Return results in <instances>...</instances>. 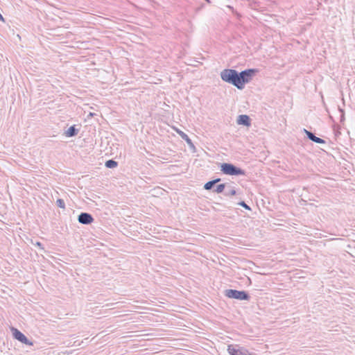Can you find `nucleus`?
Wrapping results in <instances>:
<instances>
[{
	"mask_svg": "<svg viewBox=\"0 0 355 355\" xmlns=\"http://www.w3.org/2000/svg\"><path fill=\"white\" fill-rule=\"evenodd\" d=\"M258 72L257 69H247L241 72L233 69H225L220 71V76L224 82L243 89Z\"/></svg>",
	"mask_w": 355,
	"mask_h": 355,
	"instance_id": "nucleus-1",
	"label": "nucleus"
},
{
	"mask_svg": "<svg viewBox=\"0 0 355 355\" xmlns=\"http://www.w3.org/2000/svg\"><path fill=\"white\" fill-rule=\"evenodd\" d=\"M220 171L228 175H245V171L232 163H223L220 164Z\"/></svg>",
	"mask_w": 355,
	"mask_h": 355,
	"instance_id": "nucleus-2",
	"label": "nucleus"
},
{
	"mask_svg": "<svg viewBox=\"0 0 355 355\" xmlns=\"http://www.w3.org/2000/svg\"><path fill=\"white\" fill-rule=\"evenodd\" d=\"M225 295L230 299H235L238 300L249 301L250 295L245 291H238L236 289H226L224 291Z\"/></svg>",
	"mask_w": 355,
	"mask_h": 355,
	"instance_id": "nucleus-3",
	"label": "nucleus"
},
{
	"mask_svg": "<svg viewBox=\"0 0 355 355\" xmlns=\"http://www.w3.org/2000/svg\"><path fill=\"white\" fill-rule=\"evenodd\" d=\"M11 330L15 339L26 345L32 346L33 345V343L17 329L12 327Z\"/></svg>",
	"mask_w": 355,
	"mask_h": 355,
	"instance_id": "nucleus-4",
	"label": "nucleus"
},
{
	"mask_svg": "<svg viewBox=\"0 0 355 355\" xmlns=\"http://www.w3.org/2000/svg\"><path fill=\"white\" fill-rule=\"evenodd\" d=\"M94 218L92 215L87 212H81L78 216V221L83 225H89L93 223Z\"/></svg>",
	"mask_w": 355,
	"mask_h": 355,
	"instance_id": "nucleus-5",
	"label": "nucleus"
},
{
	"mask_svg": "<svg viewBox=\"0 0 355 355\" xmlns=\"http://www.w3.org/2000/svg\"><path fill=\"white\" fill-rule=\"evenodd\" d=\"M304 133L306 134L307 138L309 139H310L311 141L316 143V144H326V141L323 139H321L320 137H318L315 135L314 133H313L311 131H309L306 129H304Z\"/></svg>",
	"mask_w": 355,
	"mask_h": 355,
	"instance_id": "nucleus-6",
	"label": "nucleus"
},
{
	"mask_svg": "<svg viewBox=\"0 0 355 355\" xmlns=\"http://www.w3.org/2000/svg\"><path fill=\"white\" fill-rule=\"evenodd\" d=\"M236 122L239 125L248 127L251 125V119L246 114H241L238 116Z\"/></svg>",
	"mask_w": 355,
	"mask_h": 355,
	"instance_id": "nucleus-7",
	"label": "nucleus"
},
{
	"mask_svg": "<svg viewBox=\"0 0 355 355\" xmlns=\"http://www.w3.org/2000/svg\"><path fill=\"white\" fill-rule=\"evenodd\" d=\"M227 350L230 355H252L248 353V350L243 348L236 349L234 348H231V346H229Z\"/></svg>",
	"mask_w": 355,
	"mask_h": 355,
	"instance_id": "nucleus-8",
	"label": "nucleus"
},
{
	"mask_svg": "<svg viewBox=\"0 0 355 355\" xmlns=\"http://www.w3.org/2000/svg\"><path fill=\"white\" fill-rule=\"evenodd\" d=\"M79 132V129L76 128V125L70 126L64 132V135L67 137H72L76 136Z\"/></svg>",
	"mask_w": 355,
	"mask_h": 355,
	"instance_id": "nucleus-9",
	"label": "nucleus"
},
{
	"mask_svg": "<svg viewBox=\"0 0 355 355\" xmlns=\"http://www.w3.org/2000/svg\"><path fill=\"white\" fill-rule=\"evenodd\" d=\"M177 132L181 137V138L187 142V144L189 146H190L191 147H194V145H193L191 139L189 138V137L186 133H184V132H182L181 130H178Z\"/></svg>",
	"mask_w": 355,
	"mask_h": 355,
	"instance_id": "nucleus-10",
	"label": "nucleus"
},
{
	"mask_svg": "<svg viewBox=\"0 0 355 355\" xmlns=\"http://www.w3.org/2000/svg\"><path fill=\"white\" fill-rule=\"evenodd\" d=\"M105 166L108 168H114L118 166V162L114 159H109L105 162Z\"/></svg>",
	"mask_w": 355,
	"mask_h": 355,
	"instance_id": "nucleus-11",
	"label": "nucleus"
},
{
	"mask_svg": "<svg viewBox=\"0 0 355 355\" xmlns=\"http://www.w3.org/2000/svg\"><path fill=\"white\" fill-rule=\"evenodd\" d=\"M225 187H226V184H225V183L217 184L216 187H215V189H214V192H215L216 193H221L223 192Z\"/></svg>",
	"mask_w": 355,
	"mask_h": 355,
	"instance_id": "nucleus-12",
	"label": "nucleus"
},
{
	"mask_svg": "<svg viewBox=\"0 0 355 355\" xmlns=\"http://www.w3.org/2000/svg\"><path fill=\"white\" fill-rule=\"evenodd\" d=\"M214 186L215 184L214 183V181L210 180L204 184L203 189L207 191H210L212 189H214Z\"/></svg>",
	"mask_w": 355,
	"mask_h": 355,
	"instance_id": "nucleus-13",
	"label": "nucleus"
},
{
	"mask_svg": "<svg viewBox=\"0 0 355 355\" xmlns=\"http://www.w3.org/2000/svg\"><path fill=\"white\" fill-rule=\"evenodd\" d=\"M236 194H238V191L234 187H232L231 189H230L229 191H226L224 193V195L225 196H235Z\"/></svg>",
	"mask_w": 355,
	"mask_h": 355,
	"instance_id": "nucleus-14",
	"label": "nucleus"
},
{
	"mask_svg": "<svg viewBox=\"0 0 355 355\" xmlns=\"http://www.w3.org/2000/svg\"><path fill=\"white\" fill-rule=\"evenodd\" d=\"M56 205L60 207V208H62V209H65V203H64V201L61 199V198H58L57 200H56Z\"/></svg>",
	"mask_w": 355,
	"mask_h": 355,
	"instance_id": "nucleus-15",
	"label": "nucleus"
},
{
	"mask_svg": "<svg viewBox=\"0 0 355 355\" xmlns=\"http://www.w3.org/2000/svg\"><path fill=\"white\" fill-rule=\"evenodd\" d=\"M239 205L241 206L244 209L247 210H251V208L249 205H248L244 201H241L238 203Z\"/></svg>",
	"mask_w": 355,
	"mask_h": 355,
	"instance_id": "nucleus-16",
	"label": "nucleus"
},
{
	"mask_svg": "<svg viewBox=\"0 0 355 355\" xmlns=\"http://www.w3.org/2000/svg\"><path fill=\"white\" fill-rule=\"evenodd\" d=\"M34 245L35 246H37L38 248H40L42 250H44L42 243L41 242H40V241H37Z\"/></svg>",
	"mask_w": 355,
	"mask_h": 355,
	"instance_id": "nucleus-17",
	"label": "nucleus"
},
{
	"mask_svg": "<svg viewBox=\"0 0 355 355\" xmlns=\"http://www.w3.org/2000/svg\"><path fill=\"white\" fill-rule=\"evenodd\" d=\"M214 181V184L216 185L217 183L220 182L221 181L220 178H216L212 180Z\"/></svg>",
	"mask_w": 355,
	"mask_h": 355,
	"instance_id": "nucleus-18",
	"label": "nucleus"
},
{
	"mask_svg": "<svg viewBox=\"0 0 355 355\" xmlns=\"http://www.w3.org/2000/svg\"><path fill=\"white\" fill-rule=\"evenodd\" d=\"M0 21H5V19L1 13H0Z\"/></svg>",
	"mask_w": 355,
	"mask_h": 355,
	"instance_id": "nucleus-19",
	"label": "nucleus"
},
{
	"mask_svg": "<svg viewBox=\"0 0 355 355\" xmlns=\"http://www.w3.org/2000/svg\"><path fill=\"white\" fill-rule=\"evenodd\" d=\"M215 204L217 205H220V203L215 202Z\"/></svg>",
	"mask_w": 355,
	"mask_h": 355,
	"instance_id": "nucleus-20",
	"label": "nucleus"
}]
</instances>
